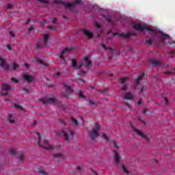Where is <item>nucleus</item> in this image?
<instances>
[{
  "label": "nucleus",
  "mask_w": 175,
  "mask_h": 175,
  "mask_svg": "<svg viewBox=\"0 0 175 175\" xmlns=\"http://www.w3.org/2000/svg\"><path fill=\"white\" fill-rule=\"evenodd\" d=\"M36 135L38 136V146L39 147H42V148H45V150H51L53 147L51 146H49V141L46 139H43L42 141V137H40V133H36Z\"/></svg>",
  "instance_id": "nucleus-1"
},
{
  "label": "nucleus",
  "mask_w": 175,
  "mask_h": 175,
  "mask_svg": "<svg viewBox=\"0 0 175 175\" xmlns=\"http://www.w3.org/2000/svg\"><path fill=\"white\" fill-rule=\"evenodd\" d=\"M133 28L134 29H136L137 31H141L142 32H143V31H144V29H146L149 32H154V29H152V28L149 27H146V26H144L143 25H140V24L135 23L133 25Z\"/></svg>",
  "instance_id": "nucleus-2"
},
{
  "label": "nucleus",
  "mask_w": 175,
  "mask_h": 175,
  "mask_svg": "<svg viewBox=\"0 0 175 175\" xmlns=\"http://www.w3.org/2000/svg\"><path fill=\"white\" fill-rule=\"evenodd\" d=\"M11 88L12 87L10 86L9 84L3 83L1 87V95H3V96H8V95H9V91H10Z\"/></svg>",
  "instance_id": "nucleus-3"
},
{
  "label": "nucleus",
  "mask_w": 175,
  "mask_h": 175,
  "mask_svg": "<svg viewBox=\"0 0 175 175\" xmlns=\"http://www.w3.org/2000/svg\"><path fill=\"white\" fill-rule=\"evenodd\" d=\"M136 34L133 32H129V33H119V32H116L113 33L112 36H122V38H124L125 39H128L131 38V36H135Z\"/></svg>",
  "instance_id": "nucleus-4"
},
{
  "label": "nucleus",
  "mask_w": 175,
  "mask_h": 175,
  "mask_svg": "<svg viewBox=\"0 0 175 175\" xmlns=\"http://www.w3.org/2000/svg\"><path fill=\"white\" fill-rule=\"evenodd\" d=\"M72 51V49L70 48H65L62 52L60 53L59 55V58L61 59L60 62L61 64H65L66 60H65V55H66V54H68V53H70V51Z\"/></svg>",
  "instance_id": "nucleus-5"
},
{
  "label": "nucleus",
  "mask_w": 175,
  "mask_h": 175,
  "mask_svg": "<svg viewBox=\"0 0 175 175\" xmlns=\"http://www.w3.org/2000/svg\"><path fill=\"white\" fill-rule=\"evenodd\" d=\"M81 3V0H75L73 3H63L64 6L67 8L68 9H72V8H75L76 5H80Z\"/></svg>",
  "instance_id": "nucleus-6"
},
{
  "label": "nucleus",
  "mask_w": 175,
  "mask_h": 175,
  "mask_svg": "<svg viewBox=\"0 0 175 175\" xmlns=\"http://www.w3.org/2000/svg\"><path fill=\"white\" fill-rule=\"evenodd\" d=\"M49 39H50V36L49 34H44V45H41L39 44V42L36 43V49H43L46 44H47V42H49Z\"/></svg>",
  "instance_id": "nucleus-7"
},
{
  "label": "nucleus",
  "mask_w": 175,
  "mask_h": 175,
  "mask_svg": "<svg viewBox=\"0 0 175 175\" xmlns=\"http://www.w3.org/2000/svg\"><path fill=\"white\" fill-rule=\"evenodd\" d=\"M82 63L83 64V66H85L88 69H91L92 68V63L90 60V58L88 57H85L82 60Z\"/></svg>",
  "instance_id": "nucleus-8"
},
{
  "label": "nucleus",
  "mask_w": 175,
  "mask_h": 175,
  "mask_svg": "<svg viewBox=\"0 0 175 175\" xmlns=\"http://www.w3.org/2000/svg\"><path fill=\"white\" fill-rule=\"evenodd\" d=\"M0 66L3 69V70H9L10 69V67L6 63V61H5V59L2 58V57H0Z\"/></svg>",
  "instance_id": "nucleus-9"
},
{
  "label": "nucleus",
  "mask_w": 175,
  "mask_h": 175,
  "mask_svg": "<svg viewBox=\"0 0 175 175\" xmlns=\"http://www.w3.org/2000/svg\"><path fill=\"white\" fill-rule=\"evenodd\" d=\"M41 103H43V105H47V103H57V100H55L54 97L51 98H42Z\"/></svg>",
  "instance_id": "nucleus-10"
},
{
  "label": "nucleus",
  "mask_w": 175,
  "mask_h": 175,
  "mask_svg": "<svg viewBox=\"0 0 175 175\" xmlns=\"http://www.w3.org/2000/svg\"><path fill=\"white\" fill-rule=\"evenodd\" d=\"M90 136L92 140H95V139H96V137L99 136V133H98V130H95L94 129H91Z\"/></svg>",
  "instance_id": "nucleus-11"
},
{
  "label": "nucleus",
  "mask_w": 175,
  "mask_h": 175,
  "mask_svg": "<svg viewBox=\"0 0 175 175\" xmlns=\"http://www.w3.org/2000/svg\"><path fill=\"white\" fill-rule=\"evenodd\" d=\"M131 128H132L133 131L134 132H135V133H137V135H138L139 136L142 137V139H147V136H146V135H144V133H143L142 131L136 129V128H135V126H133V125H132V124H131Z\"/></svg>",
  "instance_id": "nucleus-12"
},
{
  "label": "nucleus",
  "mask_w": 175,
  "mask_h": 175,
  "mask_svg": "<svg viewBox=\"0 0 175 175\" xmlns=\"http://www.w3.org/2000/svg\"><path fill=\"white\" fill-rule=\"evenodd\" d=\"M81 31L83 32L84 35L88 36V38H89V39H92V38H94V33H92V32H91L90 30H87L85 29H82Z\"/></svg>",
  "instance_id": "nucleus-13"
},
{
  "label": "nucleus",
  "mask_w": 175,
  "mask_h": 175,
  "mask_svg": "<svg viewBox=\"0 0 175 175\" xmlns=\"http://www.w3.org/2000/svg\"><path fill=\"white\" fill-rule=\"evenodd\" d=\"M53 158L56 162H61V161L64 160L65 157L63 156V154H53Z\"/></svg>",
  "instance_id": "nucleus-14"
},
{
  "label": "nucleus",
  "mask_w": 175,
  "mask_h": 175,
  "mask_svg": "<svg viewBox=\"0 0 175 175\" xmlns=\"http://www.w3.org/2000/svg\"><path fill=\"white\" fill-rule=\"evenodd\" d=\"M23 79L27 83H32V81H33V80H34L33 77L32 75H23Z\"/></svg>",
  "instance_id": "nucleus-15"
},
{
  "label": "nucleus",
  "mask_w": 175,
  "mask_h": 175,
  "mask_svg": "<svg viewBox=\"0 0 175 175\" xmlns=\"http://www.w3.org/2000/svg\"><path fill=\"white\" fill-rule=\"evenodd\" d=\"M145 75H146V74L144 72H142L139 75V77H135V81L134 82V84L135 85H137V84H139V83H140V80H142V79H143V77H144Z\"/></svg>",
  "instance_id": "nucleus-16"
},
{
  "label": "nucleus",
  "mask_w": 175,
  "mask_h": 175,
  "mask_svg": "<svg viewBox=\"0 0 175 175\" xmlns=\"http://www.w3.org/2000/svg\"><path fill=\"white\" fill-rule=\"evenodd\" d=\"M145 75H146V74L144 72H142L139 75V77H135V81L134 82V84L135 85H137V84H139V83H140V80H142V79H143V77H144Z\"/></svg>",
  "instance_id": "nucleus-17"
},
{
  "label": "nucleus",
  "mask_w": 175,
  "mask_h": 175,
  "mask_svg": "<svg viewBox=\"0 0 175 175\" xmlns=\"http://www.w3.org/2000/svg\"><path fill=\"white\" fill-rule=\"evenodd\" d=\"M114 152V161L115 165H118L120 163V154L117 152V150H113Z\"/></svg>",
  "instance_id": "nucleus-18"
},
{
  "label": "nucleus",
  "mask_w": 175,
  "mask_h": 175,
  "mask_svg": "<svg viewBox=\"0 0 175 175\" xmlns=\"http://www.w3.org/2000/svg\"><path fill=\"white\" fill-rule=\"evenodd\" d=\"M150 63L152 64V66H154V67H155V66H160V65H162V62H158L155 59H152L150 60Z\"/></svg>",
  "instance_id": "nucleus-19"
},
{
  "label": "nucleus",
  "mask_w": 175,
  "mask_h": 175,
  "mask_svg": "<svg viewBox=\"0 0 175 175\" xmlns=\"http://www.w3.org/2000/svg\"><path fill=\"white\" fill-rule=\"evenodd\" d=\"M124 99L133 100V95H132V93L129 92L125 95Z\"/></svg>",
  "instance_id": "nucleus-20"
},
{
  "label": "nucleus",
  "mask_w": 175,
  "mask_h": 175,
  "mask_svg": "<svg viewBox=\"0 0 175 175\" xmlns=\"http://www.w3.org/2000/svg\"><path fill=\"white\" fill-rule=\"evenodd\" d=\"M64 87L66 88V92H67V94H72V92H73V89H72V88L68 85H64Z\"/></svg>",
  "instance_id": "nucleus-21"
},
{
  "label": "nucleus",
  "mask_w": 175,
  "mask_h": 175,
  "mask_svg": "<svg viewBox=\"0 0 175 175\" xmlns=\"http://www.w3.org/2000/svg\"><path fill=\"white\" fill-rule=\"evenodd\" d=\"M10 124H14V120H13V116H12V114L8 115V118Z\"/></svg>",
  "instance_id": "nucleus-22"
},
{
  "label": "nucleus",
  "mask_w": 175,
  "mask_h": 175,
  "mask_svg": "<svg viewBox=\"0 0 175 175\" xmlns=\"http://www.w3.org/2000/svg\"><path fill=\"white\" fill-rule=\"evenodd\" d=\"M121 167H122L123 172H124V173H126V174H129V171H128V170L126 169V167H125L124 165H121Z\"/></svg>",
  "instance_id": "nucleus-23"
},
{
  "label": "nucleus",
  "mask_w": 175,
  "mask_h": 175,
  "mask_svg": "<svg viewBox=\"0 0 175 175\" xmlns=\"http://www.w3.org/2000/svg\"><path fill=\"white\" fill-rule=\"evenodd\" d=\"M79 97L83 99V100H87V97H85V96H84V94H83V93L81 92H80L79 94Z\"/></svg>",
  "instance_id": "nucleus-24"
},
{
  "label": "nucleus",
  "mask_w": 175,
  "mask_h": 175,
  "mask_svg": "<svg viewBox=\"0 0 175 175\" xmlns=\"http://www.w3.org/2000/svg\"><path fill=\"white\" fill-rule=\"evenodd\" d=\"M25 157V155L24 154V153H21V154H19L18 159H20L21 162H24Z\"/></svg>",
  "instance_id": "nucleus-25"
},
{
  "label": "nucleus",
  "mask_w": 175,
  "mask_h": 175,
  "mask_svg": "<svg viewBox=\"0 0 175 175\" xmlns=\"http://www.w3.org/2000/svg\"><path fill=\"white\" fill-rule=\"evenodd\" d=\"M62 133L65 137V139L67 141V142H69V136L68 135V133H66V132H65L64 131H62Z\"/></svg>",
  "instance_id": "nucleus-26"
},
{
  "label": "nucleus",
  "mask_w": 175,
  "mask_h": 175,
  "mask_svg": "<svg viewBox=\"0 0 175 175\" xmlns=\"http://www.w3.org/2000/svg\"><path fill=\"white\" fill-rule=\"evenodd\" d=\"M89 105L91 106H96V105H98V101L89 100Z\"/></svg>",
  "instance_id": "nucleus-27"
},
{
  "label": "nucleus",
  "mask_w": 175,
  "mask_h": 175,
  "mask_svg": "<svg viewBox=\"0 0 175 175\" xmlns=\"http://www.w3.org/2000/svg\"><path fill=\"white\" fill-rule=\"evenodd\" d=\"M71 121L73 122V124L75 125L76 126H77V125H79V122H77V120L71 118Z\"/></svg>",
  "instance_id": "nucleus-28"
},
{
  "label": "nucleus",
  "mask_w": 175,
  "mask_h": 175,
  "mask_svg": "<svg viewBox=\"0 0 175 175\" xmlns=\"http://www.w3.org/2000/svg\"><path fill=\"white\" fill-rule=\"evenodd\" d=\"M72 62L73 68H76V66H77V60L76 59H72Z\"/></svg>",
  "instance_id": "nucleus-29"
},
{
  "label": "nucleus",
  "mask_w": 175,
  "mask_h": 175,
  "mask_svg": "<svg viewBox=\"0 0 175 175\" xmlns=\"http://www.w3.org/2000/svg\"><path fill=\"white\" fill-rule=\"evenodd\" d=\"M37 61L41 65H43L44 66H46V68H47V66H49L46 63L43 62V61H42L41 59H38Z\"/></svg>",
  "instance_id": "nucleus-30"
},
{
  "label": "nucleus",
  "mask_w": 175,
  "mask_h": 175,
  "mask_svg": "<svg viewBox=\"0 0 175 175\" xmlns=\"http://www.w3.org/2000/svg\"><path fill=\"white\" fill-rule=\"evenodd\" d=\"M53 3H55V4L62 3V5H64V3H66V2H62L60 0H55L53 1Z\"/></svg>",
  "instance_id": "nucleus-31"
},
{
  "label": "nucleus",
  "mask_w": 175,
  "mask_h": 175,
  "mask_svg": "<svg viewBox=\"0 0 175 175\" xmlns=\"http://www.w3.org/2000/svg\"><path fill=\"white\" fill-rule=\"evenodd\" d=\"M51 20H52V23H53V25L56 24L57 25H58V23H57V21H58V18H53Z\"/></svg>",
  "instance_id": "nucleus-32"
},
{
  "label": "nucleus",
  "mask_w": 175,
  "mask_h": 175,
  "mask_svg": "<svg viewBox=\"0 0 175 175\" xmlns=\"http://www.w3.org/2000/svg\"><path fill=\"white\" fill-rule=\"evenodd\" d=\"M9 152H10V155L13 156V155H15L16 150H14V149H11V150H9Z\"/></svg>",
  "instance_id": "nucleus-33"
},
{
  "label": "nucleus",
  "mask_w": 175,
  "mask_h": 175,
  "mask_svg": "<svg viewBox=\"0 0 175 175\" xmlns=\"http://www.w3.org/2000/svg\"><path fill=\"white\" fill-rule=\"evenodd\" d=\"M17 68H18V64H16V62H14L12 68L13 70H16Z\"/></svg>",
  "instance_id": "nucleus-34"
},
{
  "label": "nucleus",
  "mask_w": 175,
  "mask_h": 175,
  "mask_svg": "<svg viewBox=\"0 0 175 175\" xmlns=\"http://www.w3.org/2000/svg\"><path fill=\"white\" fill-rule=\"evenodd\" d=\"M103 137H104V139H105L107 140V143H108L109 142V137H107V135L106 133H103Z\"/></svg>",
  "instance_id": "nucleus-35"
},
{
  "label": "nucleus",
  "mask_w": 175,
  "mask_h": 175,
  "mask_svg": "<svg viewBox=\"0 0 175 175\" xmlns=\"http://www.w3.org/2000/svg\"><path fill=\"white\" fill-rule=\"evenodd\" d=\"M86 72L83 70H80L78 71L77 75H85Z\"/></svg>",
  "instance_id": "nucleus-36"
},
{
  "label": "nucleus",
  "mask_w": 175,
  "mask_h": 175,
  "mask_svg": "<svg viewBox=\"0 0 175 175\" xmlns=\"http://www.w3.org/2000/svg\"><path fill=\"white\" fill-rule=\"evenodd\" d=\"M39 173L41 175H47V173L46 172H44V170H39Z\"/></svg>",
  "instance_id": "nucleus-37"
},
{
  "label": "nucleus",
  "mask_w": 175,
  "mask_h": 175,
  "mask_svg": "<svg viewBox=\"0 0 175 175\" xmlns=\"http://www.w3.org/2000/svg\"><path fill=\"white\" fill-rule=\"evenodd\" d=\"M95 129H96V131H97V132H98V131H99V129H100V126H99V124L96 123Z\"/></svg>",
  "instance_id": "nucleus-38"
},
{
  "label": "nucleus",
  "mask_w": 175,
  "mask_h": 175,
  "mask_svg": "<svg viewBox=\"0 0 175 175\" xmlns=\"http://www.w3.org/2000/svg\"><path fill=\"white\" fill-rule=\"evenodd\" d=\"M38 2H41V3H45V4H47L49 3V1L47 0H38Z\"/></svg>",
  "instance_id": "nucleus-39"
},
{
  "label": "nucleus",
  "mask_w": 175,
  "mask_h": 175,
  "mask_svg": "<svg viewBox=\"0 0 175 175\" xmlns=\"http://www.w3.org/2000/svg\"><path fill=\"white\" fill-rule=\"evenodd\" d=\"M163 101L165 103V105H169V100L167 99V98L164 97L163 98Z\"/></svg>",
  "instance_id": "nucleus-40"
},
{
  "label": "nucleus",
  "mask_w": 175,
  "mask_h": 175,
  "mask_svg": "<svg viewBox=\"0 0 175 175\" xmlns=\"http://www.w3.org/2000/svg\"><path fill=\"white\" fill-rule=\"evenodd\" d=\"M103 49H105V50H113L112 48H110V47L107 48V46H106V45L105 44H103Z\"/></svg>",
  "instance_id": "nucleus-41"
},
{
  "label": "nucleus",
  "mask_w": 175,
  "mask_h": 175,
  "mask_svg": "<svg viewBox=\"0 0 175 175\" xmlns=\"http://www.w3.org/2000/svg\"><path fill=\"white\" fill-rule=\"evenodd\" d=\"M146 43H149V44H152V39L146 40Z\"/></svg>",
  "instance_id": "nucleus-42"
},
{
  "label": "nucleus",
  "mask_w": 175,
  "mask_h": 175,
  "mask_svg": "<svg viewBox=\"0 0 175 175\" xmlns=\"http://www.w3.org/2000/svg\"><path fill=\"white\" fill-rule=\"evenodd\" d=\"M127 89H128V85H125L122 88V91H126Z\"/></svg>",
  "instance_id": "nucleus-43"
},
{
  "label": "nucleus",
  "mask_w": 175,
  "mask_h": 175,
  "mask_svg": "<svg viewBox=\"0 0 175 175\" xmlns=\"http://www.w3.org/2000/svg\"><path fill=\"white\" fill-rule=\"evenodd\" d=\"M12 81H14V83H16V84L18 83V80L16 79V78H12Z\"/></svg>",
  "instance_id": "nucleus-44"
},
{
  "label": "nucleus",
  "mask_w": 175,
  "mask_h": 175,
  "mask_svg": "<svg viewBox=\"0 0 175 175\" xmlns=\"http://www.w3.org/2000/svg\"><path fill=\"white\" fill-rule=\"evenodd\" d=\"M120 81L122 83H125V81H126V78L123 77V78L120 79Z\"/></svg>",
  "instance_id": "nucleus-45"
},
{
  "label": "nucleus",
  "mask_w": 175,
  "mask_h": 175,
  "mask_svg": "<svg viewBox=\"0 0 175 175\" xmlns=\"http://www.w3.org/2000/svg\"><path fill=\"white\" fill-rule=\"evenodd\" d=\"M161 35L162 36H163L164 38H169V35L163 33V32H161Z\"/></svg>",
  "instance_id": "nucleus-46"
},
{
  "label": "nucleus",
  "mask_w": 175,
  "mask_h": 175,
  "mask_svg": "<svg viewBox=\"0 0 175 175\" xmlns=\"http://www.w3.org/2000/svg\"><path fill=\"white\" fill-rule=\"evenodd\" d=\"M113 144L115 148H118V145H117V143L115 141H113Z\"/></svg>",
  "instance_id": "nucleus-47"
},
{
  "label": "nucleus",
  "mask_w": 175,
  "mask_h": 175,
  "mask_svg": "<svg viewBox=\"0 0 175 175\" xmlns=\"http://www.w3.org/2000/svg\"><path fill=\"white\" fill-rule=\"evenodd\" d=\"M59 121V122H61L62 125H65V124H66L65 121H64V120L62 119H60Z\"/></svg>",
  "instance_id": "nucleus-48"
},
{
  "label": "nucleus",
  "mask_w": 175,
  "mask_h": 175,
  "mask_svg": "<svg viewBox=\"0 0 175 175\" xmlns=\"http://www.w3.org/2000/svg\"><path fill=\"white\" fill-rule=\"evenodd\" d=\"M10 36H12V38H16V36L14 33H13V31H10Z\"/></svg>",
  "instance_id": "nucleus-49"
},
{
  "label": "nucleus",
  "mask_w": 175,
  "mask_h": 175,
  "mask_svg": "<svg viewBox=\"0 0 175 175\" xmlns=\"http://www.w3.org/2000/svg\"><path fill=\"white\" fill-rule=\"evenodd\" d=\"M124 105L127 106V107H129V109L131 110V105H129V103H124Z\"/></svg>",
  "instance_id": "nucleus-50"
},
{
  "label": "nucleus",
  "mask_w": 175,
  "mask_h": 175,
  "mask_svg": "<svg viewBox=\"0 0 175 175\" xmlns=\"http://www.w3.org/2000/svg\"><path fill=\"white\" fill-rule=\"evenodd\" d=\"M23 91H24V92H25L26 94H29V90L28 89H27V88H24V89H23Z\"/></svg>",
  "instance_id": "nucleus-51"
},
{
  "label": "nucleus",
  "mask_w": 175,
  "mask_h": 175,
  "mask_svg": "<svg viewBox=\"0 0 175 175\" xmlns=\"http://www.w3.org/2000/svg\"><path fill=\"white\" fill-rule=\"evenodd\" d=\"M98 92H101L103 94V95H106L105 92H106V90H98Z\"/></svg>",
  "instance_id": "nucleus-52"
},
{
  "label": "nucleus",
  "mask_w": 175,
  "mask_h": 175,
  "mask_svg": "<svg viewBox=\"0 0 175 175\" xmlns=\"http://www.w3.org/2000/svg\"><path fill=\"white\" fill-rule=\"evenodd\" d=\"M7 8L8 9H12L13 8V5H12V4H8Z\"/></svg>",
  "instance_id": "nucleus-53"
},
{
  "label": "nucleus",
  "mask_w": 175,
  "mask_h": 175,
  "mask_svg": "<svg viewBox=\"0 0 175 175\" xmlns=\"http://www.w3.org/2000/svg\"><path fill=\"white\" fill-rule=\"evenodd\" d=\"M14 107H16V109H21V107L17 104H15Z\"/></svg>",
  "instance_id": "nucleus-54"
},
{
  "label": "nucleus",
  "mask_w": 175,
  "mask_h": 175,
  "mask_svg": "<svg viewBox=\"0 0 175 175\" xmlns=\"http://www.w3.org/2000/svg\"><path fill=\"white\" fill-rule=\"evenodd\" d=\"M96 27H97V28H101V25L99 24V23H96Z\"/></svg>",
  "instance_id": "nucleus-55"
},
{
  "label": "nucleus",
  "mask_w": 175,
  "mask_h": 175,
  "mask_svg": "<svg viewBox=\"0 0 175 175\" xmlns=\"http://www.w3.org/2000/svg\"><path fill=\"white\" fill-rule=\"evenodd\" d=\"M107 21H108L109 24H113V21H111V19H110V18H108Z\"/></svg>",
  "instance_id": "nucleus-56"
},
{
  "label": "nucleus",
  "mask_w": 175,
  "mask_h": 175,
  "mask_svg": "<svg viewBox=\"0 0 175 175\" xmlns=\"http://www.w3.org/2000/svg\"><path fill=\"white\" fill-rule=\"evenodd\" d=\"M25 68H27V69H29V64L28 63H26L25 64Z\"/></svg>",
  "instance_id": "nucleus-57"
},
{
  "label": "nucleus",
  "mask_w": 175,
  "mask_h": 175,
  "mask_svg": "<svg viewBox=\"0 0 175 175\" xmlns=\"http://www.w3.org/2000/svg\"><path fill=\"white\" fill-rule=\"evenodd\" d=\"M53 27L54 26H49L48 28H49V29H51L52 31H55V30H54Z\"/></svg>",
  "instance_id": "nucleus-58"
},
{
  "label": "nucleus",
  "mask_w": 175,
  "mask_h": 175,
  "mask_svg": "<svg viewBox=\"0 0 175 175\" xmlns=\"http://www.w3.org/2000/svg\"><path fill=\"white\" fill-rule=\"evenodd\" d=\"M142 103H143V100H142V99H140V100H139V101H138V105H142Z\"/></svg>",
  "instance_id": "nucleus-59"
},
{
  "label": "nucleus",
  "mask_w": 175,
  "mask_h": 175,
  "mask_svg": "<svg viewBox=\"0 0 175 175\" xmlns=\"http://www.w3.org/2000/svg\"><path fill=\"white\" fill-rule=\"evenodd\" d=\"M28 31H29L30 32L33 31V27H31L30 28H29Z\"/></svg>",
  "instance_id": "nucleus-60"
},
{
  "label": "nucleus",
  "mask_w": 175,
  "mask_h": 175,
  "mask_svg": "<svg viewBox=\"0 0 175 175\" xmlns=\"http://www.w3.org/2000/svg\"><path fill=\"white\" fill-rule=\"evenodd\" d=\"M68 134L70 135L71 136H73V131H69Z\"/></svg>",
  "instance_id": "nucleus-61"
},
{
  "label": "nucleus",
  "mask_w": 175,
  "mask_h": 175,
  "mask_svg": "<svg viewBox=\"0 0 175 175\" xmlns=\"http://www.w3.org/2000/svg\"><path fill=\"white\" fill-rule=\"evenodd\" d=\"M31 23V18L27 19L26 24H29Z\"/></svg>",
  "instance_id": "nucleus-62"
},
{
  "label": "nucleus",
  "mask_w": 175,
  "mask_h": 175,
  "mask_svg": "<svg viewBox=\"0 0 175 175\" xmlns=\"http://www.w3.org/2000/svg\"><path fill=\"white\" fill-rule=\"evenodd\" d=\"M7 49L12 50V47L9 44L7 45Z\"/></svg>",
  "instance_id": "nucleus-63"
},
{
  "label": "nucleus",
  "mask_w": 175,
  "mask_h": 175,
  "mask_svg": "<svg viewBox=\"0 0 175 175\" xmlns=\"http://www.w3.org/2000/svg\"><path fill=\"white\" fill-rule=\"evenodd\" d=\"M139 90L141 92H143V88H139Z\"/></svg>",
  "instance_id": "nucleus-64"
}]
</instances>
